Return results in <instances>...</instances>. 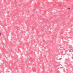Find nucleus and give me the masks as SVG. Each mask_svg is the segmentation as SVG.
I'll use <instances>...</instances> for the list:
<instances>
[{"mask_svg": "<svg viewBox=\"0 0 73 73\" xmlns=\"http://www.w3.org/2000/svg\"><path fill=\"white\" fill-rule=\"evenodd\" d=\"M1 33H0V36H1Z\"/></svg>", "mask_w": 73, "mask_h": 73, "instance_id": "1", "label": "nucleus"}, {"mask_svg": "<svg viewBox=\"0 0 73 73\" xmlns=\"http://www.w3.org/2000/svg\"><path fill=\"white\" fill-rule=\"evenodd\" d=\"M70 9V8H68V9Z\"/></svg>", "mask_w": 73, "mask_h": 73, "instance_id": "2", "label": "nucleus"}]
</instances>
